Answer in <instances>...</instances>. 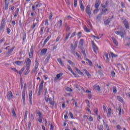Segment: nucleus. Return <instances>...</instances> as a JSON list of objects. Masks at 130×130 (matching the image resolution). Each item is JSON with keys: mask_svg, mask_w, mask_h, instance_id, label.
Segmentation results:
<instances>
[{"mask_svg": "<svg viewBox=\"0 0 130 130\" xmlns=\"http://www.w3.org/2000/svg\"><path fill=\"white\" fill-rule=\"evenodd\" d=\"M121 129V127H120V125H117V130H120Z\"/></svg>", "mask_w": 130, "mask_h": 130, "instance_id": "obj_62", "label": "nucleus"}, {"mask_svg": "<svg viewBox=\"0 0 130 130\" xmlns=\"http://www.w3.org/2000/svg\"><path fill=\"white\" fill-rule=\"evenodd\" d=\"M25 90L24 89L23 91L22 92V101L23 102V105H25L26 104V101L25 99Z\"/></svg>", "mask_w": 130, "mask_h": 130, "instance_id": "obj_10", "label": "nucleus"}, {"mask_svg": "<svg viewBox=\"0 0 130 130\" xmlns=\"http://www.w3.org/2000/svg\"><path fill=\"white\" fill-rule=\"evenodd\" d=\"M57 61L59 62V63L63 67V66H64V64H63V63L62 62V61H61V58H58L57 59Z\"/></svg>", "mask_w": 130, "mask_h": 130, "instance_id": "obj_29", "label": "nucleus"}, {"mask_svg": "<svg viewBox=\"0 0 130 130\" xmlns=\"http://www.w3.org/2000/svg\"><path fill=\"white\" fill-rule=\"evenodd\" d=\"M117 92V89L116 88V86H113V93L114 94L116 93Z\"/></svg>", "mask_w": 130, "mask_h": 130, "instance_id": "obj_41", "label": "nucleus"}, {"mask_svg": "<svg viewBox=\"0 0 130 130\" xmlns=\"http://www.w3.org/2000/svg\"><path fill=\"white\" fill-rule=\"evenodd\" d=\"M102 15H103V13H100L96 17L97 20H100L101 18H102Z\"/></svg>", "mask_w": 130, "mask_h": 130, "instance_id": "obj_28", "label": "nucleus"}, {"mask_svg": "<svg viewBox=\"0 0 130 130\" xmlns=\"http://www.w3.org/2000/svg\"><path fill=\"white\" fill-rule=\"evenodd\" d=\"M117 99L119 102H121L122 103L123 102V99L121 96H117Z\"/></svg>", "mask_w": 130, "mask_h": 130, "instance_id": "obj_30", "label": "nucleus"}, {"mask_svg": "<svg viewBox=\"0 0 130 130\" xmlns=\"http://www.w3.org/2000/svg\"><path fill=\"white\" fill-rule=\"evenodd\" d=\"M23 63L24 61H16L15 62V63H16V64H17V66H22Z\"/></svg>", "mask_w": 130, "mask_h": 130, "instance_id": "obj_25", "label": "nucleus"}, {"mask_svg": "<svg viewBox=\"0 0 130 130\" xmlns=\"http://www.w3.org/2000/svg\"><path fill=\"white\" fill-rule=\"evenodd\" d=\"M100 6V0H96L94 5L95 10L93 11V14L96 15L99 12V7Z\"/></svg>", "mask_w": 130, "mask_h": 130, "instance_id": "obj_1", "label": "nucleus"}, {"mask_svg": "<svg viewBox=\"0 0 130 130\" xmlns=\"http://www.w3.org/2000/svg\"><path fill=\"white\" fill-rule=\"evenodd\" d=\"M14 49H15V46H14L13 48L8 50V54H11V53L13 52V50H14Z\"/></svg>", "mask_w": 130, "mask_h": 130, "instance_id": "obj_38", "label": "nucleus"}, {"mask_svg": "<svg viewBox=\"0 0 130 130\" xmlns=\"http://www.w3.org/2000/svg\"><path fill=\"white\" fill-rule=\"evenodd\" d=\"M44 83V81H41V83H40L39 87V92L38 93V95H40L41 94V91H42V89H43V83Z\"/></svg>", "mask_w": 130, "mask_h": 130, "instance_id": "obj_5", "label": "nucleus"}, {"mask_svg": "<svg viewBox=\"0 0 130 130\" xmlns=\"http://www.w3.org/2000/svg\"><path fill=\"white\" fill-rule=\"evenodd\" d=\"M27 115H28V111H26L24 115V119L27 120Z\"/></svg>", "mask_w": 130, "mask_h": 130, "instance_id": "obj_54", "label": "nucleus"}, {"mask_svg": "<svg viewBox=\"0 0 130 130\" xmlns=\"http://www.w3.org/2000/svg\"><path fill=\"white\" fill-rule=\"evenodd\" d=\"M70 35H71V33H68L66 34V36L65 38L64 39V42H66L69 39V38L70 37Z\"/></svg>", "mask_w": 130, "mask_h": 130, "instance_id": "obj_27", "label": "nucleus"}, {"mask_svg": "<svg viewBox=\"0 0 130 130\" xmlns=\"http://www.w3.org/2000/svg\"><path fill=\"white\" fill-rule=\"evenodd\" d=\"M112 39L113 40L114 44L116 45V46H118V42H117V40L114 38H112Z\"/></svg>", "mask_w": 130, "mask_h": 130, "instance_id": "obj_23", "label": "nucleus"}, {"mask_svg": "<svg viewBox=\"0 0 130 130\" xmlns=\"http://www.w3.org/2000/svg\"><path fill=\"white\" fill-rule=\"evenodd\" d=\"M35 117V116L33 115V114H31L30 115H29L30 120H33Z\"/></svg>", "mask_w": 130, "mask_h": 130, "instance_id": "obj_46", "label": "nucleus"}, {"mask_svg": "<svg viewBox=\"0 0 130 130\" xmlns=\"http://www.w3.org/2000/svg\"><path fill=\"white\" fill-rule=\"evenodd\" d=\"M110 19L109 18L107 19H105L104 20V24L105 25H109V23H110Z\"/></svg>", "mask_w": 130, "mask_h": 130, "instance_id": "obj_24", "label": "nucleus"}, {"mask_svg": "<svg viewBox=\"0 0 130 130\" xmlns=\"http://www.w3.org/2000/svg\"><path fill=\"white\" fill-rule=\"evenodd\" d=\"M123 23L124 24L126 29H129V26L128 24V22H127V21H126V20H124L123 22Z\"/></svg>", "mask_w": 130, "mask_h": 130, "instance_id": "obj_18", "label": "nucleus"}, {"mask_svg": "<svg viewBox=\"0 0 130 130\" xmlns=\"http://www.w3.org/2000/svg\"><path fill=\"white\" fill-rule=\"evenodd\" d=\"M29 73H30V67H26V70L24 71L25 76H27Z\"/></svg>", "mask_w": 130, "mask_h": 130, "instance_id": "obj_20", "label": "nucleus"}, {"mask_svg": "<svg viewBox=\"0 0 130 130\" xmlns=\"http://www.w3.org/2000/svg\"><path fill=\"white\" fill-rule=\"evenodd\" d=\"M47 52V49L46 48H44L41 50V54L43 55L44 54H45Z\"/></svg>", "mask_w": 130, "mask_h": 130, "instance_id": "obj_22", "label": "nucleus"}, {"mask_svg": "<svg viewBox=\"0 0 130 130\" xmlns=\"http://www.w3.org/2000/svg\"><path fill=\"white\" fill-rule=\"evenodd\" d=\"M78 3L77 0H74V6L75 8H77V4Z\"/></svg>", "mask_w": 130, "mask_h": 130, "instance_id": "obj_51", "label": "nucleus"}, {"mask_svg": "<svg viewBox=\"0 0 130 130\" xmlns=\"http://www.w3.org/2000/svg\"><path fill=\"white\" fill-rule=\"evenodd\" d=\"M108 11V9H107V8H106L105 9H103L102 10V13H103V14H104L105 15H106V12Z\"/></svg>", "mask_w": 130, "mask_h": 130, "instance_id": "obj_49", "label": "nucleus"}, {"mask_svg": "<svg viewBox=\"0 0 130 130\" xmlns=\"http://www.w3.org/2000/svg\"><path fill=\"white\" fill-rule=\"evenodd\" d=\"M44 30V27H42L41 28V29L40 30V35H42V34H43Z\"/></svg>", "mask_w": 130, "mask_h": 130, "instance_id": "obj_44", "label": "nucleus"}, {"mask_svg": "<svg viewBox=\"0 0 130 130\" xmlns=\"http://www.w3.org/2000/svg\"><path fill=\"white\" fill-rule=\"evenodd\" d=\"M37 23H33L32 25L30 26L31 29H34V28H35V27H36V24Z\"/></svg>", "mask_w": 130, "mask_h": 130, "instance_id": "obj_55", "label": "nucleus"}, {"mask_svg": "<svg viewBox=\"0 0 130 130\" xmlns=\"http://www.w3.org/2000/svg\"><path fill=\"white\" fill-rule=\"evenodd\" d=\"M115 34L117 35H119L121 38H124V34L122 31H115Z\"/></svg>", "mask_w": 130, "mask_h": 130, "instance_id": "obj_7", "label": "nucleus"}, {"mask_svg": "<svg viewBox=\"0 0 130 130\" xmlns=\"http://www.w3.org/2000/svg\"><path fill=\"white\" fill-rule=\"evenodd\" d=\"M110 115H111V108H109L107 113L108 117H110Z\"/></svg>", "mask_w": 130, "mask_h": 130, "instance_id": "obj_35", "label": "nucleus"}, {"mask_svg": "<svg viewBox=\"0 0 130 130\" xmlns=\"http://www.w3.org/2000/svg\"><path fill=\"white\" fill-rule=\"evenodd\" d=\"M49 59H50V55H48L46 59L45 60L44 62H45L46 63H47V62H48V61H49Z\"/></svg>", "mask_w": 130, "mask_h": 130, "instance_id": "obj_39", "label": "nucleus"}, {"mask_svg": "<svg viewBox=\"0 0 130 130\" xmlns=\"http://www.w3.org/2000/svg\"><path fill=\"white\" fill-rule=\"evenodd\" d=\"M45 25H46V26H48V25H49V23H48V19H46L45 21Z\"/></svg>", "mask_w": 130, "mask_h": 130, "instance_id": "obj_52", "label": "nucleus"}, {"mask_svg": "<svg viewBox=\"0 0 130 130\" xmlns=\"http://www.w3.org/2000/svg\"><path fill=\"white\" fill-rule=\"evenodd\" d=\"M88 120L89 121H93V117H92V116H90L89 118H88Z\"/></svg>", "mask_w": 130, "mask_h": 130, "instance_id": "obj_63", "label": "nucleus"}, {"mask_svg": "<svg viewBox=\"0 0 130 130\" xmlns=\"http://www.w3.org/2000/svg\"><path fill=\"white\" fill-rule=\"evenodd\" d=\"M51 38V36H49L48 37H47L44 42L43 45H45L46 43L48 42L49 39H50Z\"/></svg>", "mask_w": 130, "mask_h": 130, "instance_id": "obj_21", "label": "nucleus"}, {"mask_svg": "<svg viewBox=\"0 0 130 130\" xmlns=\"http://www.w3.org/2000/svg\"><path fill=\"white\" fill-rule=\"evenodd\" d=\"M111 76L112 78L115 77V72H114V71H112L111 73Z\"/></svg>", "mask_w": 130, "mask_h": 130, "instance_id": "obj_47", "label": "nucleus"}, {"mask_svg": "<svg viewBox=\"0 0 130 130\" xmlns=\"http://www.w3.org/2000/svg\"><path fill=\"white\" fill-rule=\"evenodd\" d=\"M35 62L36 64L35 66V69H36V70H37V69H38V66H39V62H38V61H37V59H36Z\"/></svg>", "mask_w": 130, "mask_h": 130, "instance_id": "obj_33", "label": "nucleus"}, {"mask_svg": "<svg viewBox=\"0 0 130 130\" xmlns=\"http://www.w3.org/2000/svg\"><path fill=\"white\" fill-rule=\"evenodd\" d=\"M45 30L46 31L47 33H48V32H49L50 28H48V26H46Z\"/></svg>", "mask_w": 130, "mask_h": 130, "instance_id": "obj_59", "label": "nucleus"}, {"mask_svg": "<svg viewBox=\"0 0 130 130\" xmlns=\"http://www.w3.org/2000/svg\"><path fill=\"white\" fill-rule=\"evenodd\" d=\"M4 8L5 10L7 11V10H8V8H9V5L8 4H5Z\"/></svg>", "mask_w": 130, "mask_h": 130, "instance_id": "obj_58", "label": "nucleus"}, {"mask_svg": "<svg viewBox=\"0 0 130 130\" xmlns=\"http://www.w3.org/2000/svg\"><path fill=\"white\" fill-rule=\"evenodd\" d=\"M84 72H85L86 75L87 76V77H88V78H90V77H91V74H90L89 73V72H88V71H87V70L86 69H83Z\"/></svg>", "mask_w": 130, "mask_h": 130, "instance_id": "obj_32", "label": "nucleus"}, {"mask_svg": "<svg viewBox=\"0 0 130 130\" xmlns=\"http://www.w3.org/2000/svg\"><path fill=\"white\" fill-rule=\"evenodd\" d=\"M82 52L84 55V58H86V57H87V55H86V53L85 52V51H82Z\"/></svg>", "mask_w": 130, "mask_h": 130, "instance_id": "obj_60", "label": "nucleus"}, {"mask_svg": "<svg viewBox=\"0 0 130 130\" xmlns=\"http://www.w3.org/2000/svg\"><path fill=\"white\" fill-rule=\"evenodd\" d=\"M85 60L88 61V62L89 63V66H92L93 65V64L92 63V61H91V60H89V59L86 58Z\"/></svg>", "mask_w": 130, "mask_h": 130, "instance_id": "obj_45", "label": "nucleus"}, {"mask_svg": "<svg viewBox=\"0 0 130 130\" xmlns=\"http://www.w3.org/2000/svg\"><path fill=\"white\" fill-rule=\"evenodd\" d=\"M68 62H69V63H70V64H71L72 66L74 64V62H73V61H72V60H68Z\"/></svg>", "mask_w": 130, "mask_h": 130, "instance_id": "obj_61", "label": "nucleus"}, {"mask_svg": "<svg viewBox=\"0 0 130 130\" xmlns=\"http://www.w3.org/2000/svg\"><path fill=\"white\" fill-rule=\"evenodd\" d=\"M11 70H12V71H13L14 72H15V73H18V70H17V69H16L15 68H11Z\"/></svg>", "mask_w": 130, "mask_h": 130, "instance_id": "obj_53", "label": "nucleus"}, {"mask_svg": "<svg viewBox=\"0 0 130 130\" xmlns=\"http://www.w3.org/2000/svg\"><path fill=\"white\" fill-rule=\"evenodd\" d=\"M93 88L95 90H97L99 91H100V86L99 85H94Z\"/></svg>", "mask_w": 130, "mask_h": 130, "instance_id": "obj_37", "label": "nucleus"}, {"mask_svg": "<svg viewBox=\"0 0 130 130\" xmlns=\"http://www.w3.org/2000/svg\"><path fill=\"white\" fill-rule=\"evenodd\" d=\"M78 46V41H75L74 43V45L73 44H71V52L74 55H75V50L77 49Z\"/></svg>", "mask_w": 130, "mask_h": 130, "instance_id": "obj_2", "label": "nucleus"}, {"mask_svg": "<svg viewBox=\"0 0 130 130\" xmlns=\"http://www.w3.org/2000/svg\"><path fill=\"white\" fill-rule=\"evenodd\" d=\"M75 70L76 71V72H77V73H78V74H79V75H81V76H84V73H83V72H81V71H80V70H79V69L76 68Z\"/></svg>", "mask_w": 130, "mask_h": 130, "instance_id": "obj_26", "label": "nucleus"}, {"mask_svg": "<svg viewBox=\"0 0 130 130\" xmlns=\"http://www.w3.org/2000/svg\"><path fill=\"white\" fill-rule=\"evenodd\" d=\"M75 35H76V31H74L71 36L70 37V39H72L73 38V37H74V36H75Z\"/></svg>", "mask_w": 130, "mask_h": 130, "instance_id": "obj_57", "label": "nucleus"}, {"mask_svg": "<svg viewBox=\"0 0 130 130\" xmlns=\"http://www.w3.org/2000/svg\"><path fill=\"white\" fill-rule=\"evenodd\" d=\"M55 26L57 29H60L62 26V19L58 20L57 22V24H55Z\"/></svg>", "mask_w": 130, "mask_h": 130, "instance_id": "obj_4", "label": "nucleus"}, {"mask_svg": "<svg viewBox=\"0 0 130 130\" xmlns=\"http://www.w3.org/2000/svg\"><path fill=\"white\" fill-rule=\"evenodd\" d=\"M32 90H30L28 93L30 105H32Z\"/></svg>", "mask_w": 130, "mask_h": 130, "instance_id": "obj_11", "label": "nucleus"}, {"mask_svg": "<svg viewBox=\"0 0 130 130\" xmlns=\"http://www.w3.org/2000/svg\"><path fill=\"white\" fill-rule=\"evenodd\" d=\"M79 3L80 5V9H81V11H82V12H83V11L85 10V6H84V5H83V2L82 1V0H80Z\"/></svg>", "mask_w": 130, "mask_h": 130, "instance_id": "obj_17", "label": "nucleus"}, {"mask_svg": "<svg viewBox=\"0 0 130 130\" xmlns=\"http://www.w3.org/2000/svg\"><path fill=\"white\" fill-rule=\"evenodd\" d=\"M25 63L26 68H30V66H31V60L29 58H27L25 59Z\"/></svg>", "mask_w": 130, "mask_h": 130, "instance_id": "obj_8", "label": "nucleus"}, {"mask_svg": "<svg viewBox=\"0 0 130 130\" xmlns=\"http://www.w3.org/2000/svg\"><path fill=\"white\" fill-rule=\"evenodd\" d=\"M106 62H108L109 61V58L108 57V54L107 53H104V56H103Z\"/></svg>", "mask_w": 130, "mask_h": 130, "instance_id": "obj_15", "label": "nucleus"}, {"mask_svg": "<svg viewBox=\"0 0 130 130\" xmlns=\"http://www.w3.org/2000/svg\"><path fill=\"white\" fill-rule=\"evenodd\" d=\"M53 15H52V12H50V14H49V20L51 21V19H52Z\"/></svg>", "mask_w": 130, "mask_h": 130, "instance_id": "obj_50", "label": "nucleus"}, {"mask_svg": "<svg viewBox=\"0 0 130 130\" xmlns=\"http://www.w3.org/2000/svg\"><path fill=\"white\" fill-rule=\"evenodd\" d=\"M79 45L80 46H83L84 45V40L83 39H81L79 41Z\"/></svg>", "mask_w": 130, "mask_h": 130, "instance_id": "obj_40", "label": "nucleus"}, {"mask_svg": "<svg viewBox=\"0 0 130 130\" xmlns=\"http://www.w3.org/2000/svg\"><path fill=\"white\" fill-rule=\"evenodd\" d=\"M91 44L92 45V48L94 52L95 53V54H97V51H98V47L96 46V44L94 42V41H91Z\"/></svg>", "mask_w": 130, "mask_h": 130, "instance_id": "obj_3", "label": "nucleus"}, {"mask_svg": "<svg viewBox=\"0 0 130 130\" xmlns=\"http://www.w3.org/2000/svg\"><path fill=\"white\" fill-rule=\"evenodd\" d=\"M84 31H85V32H87V33H90V32H91V31L90 30V29H89L87 26H85L84 27Z\"/></svg>", "mask_w": 130, "mask_h": 130, "instance_id": "obj_43", "label": "nucleus"}, {"mask_svg": "<svg viewBox=\"0 0 130 130\" xmlns=\"http://www.w3.org/2000/svg\"><path fill=\"white\" fill-rule=\"evenodd\" d=\"M99 130H103V125H99L98 126Z\"/></svg>", "mask_w": 130, "mask_h": 130, "instance_id": "obj_48", "label": "nucleus"}, {"mask_svg": "<svg viewBox=\"0 0 130 130\" xmlns=\"http://www.w3.org/2000/svg\"><path fill=\"white\" fill-rule=\"evenodd\" d=\"M62 75H63V73H60L57 74L56 77L54 78V82H57V80H58V79H59L61 77V76H62Z\"/></svg>", "mask_w": 130, "mask_h": 130, "instance_id": "obj_13", "label": "nucleus"}, {"mask_svg": "<svg viewBox=\"0 0 130 130\" xmlns=\"http://www.w3.org/2000/svg\"><path fill=\"white\" fill-rule=\"evenodd\" d=\"M34 52V50L33 49V46L31 47L30 49V52L29 53V58H32L33 57V53Z\"/></svg>", "mask_w": 130, "mask_h": 130, "instance_id": "obj_14", "label": "nucleus"}, {"mask_svg": "<svg viewBox=\"0 0 130 130\" xmlns=\"http://www.w3.org/2000/svg\"><path fill=\"white\" fill-rule=\"evenodd\" d=\"M22 37L23 41H25V40H26V32L25 31L22 32Z\"/></svg>", "mask_w": 130, "mask_h": 130, "instance_id": "obj_34", "label": "nucleus"}, {"mask_svg": "<svg viewBox=\"0 0 130 130\" xmlns=\"http://www.w3.org/2000/svg\"><path fill=\"white\" fill-rule=\"evenodd\" d=\"M25 70V67H24L23 68H22L20 71H18L17 74H19V75H22V73H23V72H24Z\"/></svg>", "mask_w": 130, "mask_h": 130, "instance_id": "obj_36", "label": "nucleus"}, {"mask_svg": "<svg viewBox=\"0 0 130 130\" xmlns=\"http://www.w3.org/2000/svg\"><path fill=\"white\" fill-rule=\"evenodd\" d=\"M5 19H3L1 23L0 31H3L5 29Z\"/></svg>", "mask_w": 130, "mask_h": 130, "instance_id": "obj_9", "label": "nucleus"}, {"mask_svg": "<svg viewBox=\"0 0 130 130\" xmlns=\"http://www.w3.org/2000/svg\"><path fill=\"white\" fill-rule=\"evenodd\" d=\"M7 97L8 100H11V99H13V98H14V95H13V93H12V91H9L8 92V93L7 94Z\"/></svg>", "mask_w": 130, "mask_h": 130, "instance_id": "obj_6", "label": "nucleus"}, {"mask_svg": "<svg viewBox=\"0 0 130 130\" xmlns=\"http://www.w3.org/2000/svg\"><path fill=\"white\" fill-rule=\"evenodd\" d=\"M110 55H111L112 57H117V55L113 53L112 52L110 53Z\"/></svg>", "mask_w": 130, "mask_h": 130, "instance_id": "obj_42", "label": "nucleus"}, {"mask_svg": "<svg viewBox=\"0 0 130 130\" xmlns=\"http://www.w3.org/2000/svg\"><path fill=\"white\" fill-rule=\"evenodd\" d=\"M12 116H14V117H17V114H16V112H15V109H12Z\"/></svg>", "mask_w": 130, "mask_h": 130, "instance_id": "obj_31", "label": "nucleus"}, {"mask_svg": "<svg viewBox=\"0 0 130 130\" xmlns=\"http://www.w3.org/2000/svg\"><path fill=\"white\" fill-rule=\"evenodd\" d=\"M66 90L68 91V92H72V91H73V89H72L70 87H67L66 88Z\"/></svg>", "mask_w": 130, "mask_h": 130, "instance_id": "obj_56", "label": "nucleus"}, {"mask_svg": "<svg viewBox=\"0 0 130 130\" xmlns=\"http://www.w3.org/2000/svg\"><path fill=\"white\" fill-rule=\"evenodd\" d=\"M50 130H53L54 126H53L52 124H50Z\"/></svg>", "mask_w": 130, "mask_h": 130, "instance_id": "obj_64", "label": "nucleus"}, {"mask_svg": "<svg viewBox=\"0 0 130 130\" xmlns=\"http://www.w3.org/2000/svg\"><path fill=\"white\" fill-rule=\"evenodd\" d=\"M118 111H119V116H121V114H123V109H121L120 106L118 107Z\"/></svg>", "mask_w": 130, "mask_h": 130, "instance_id": "obj_19", "label": "nucleus"}, {"mask_svg": "<svg viewBox=\"0 0 130 130\" xmlns=\"http://www.w3.org/2000/svg\"><path fill=\"white\" fill-rule=\"evenodd\" d=\"M68 69L69 70V71H70V72H71V73L72 74V75H73V76H74V77H75V78H77V74H76V73H74V71H73V70H72L71 66L68 65Z\"/></svg>", "mask_w": 130, "mask_h": 130, "instance_id": "obj_16", "label": "nucleus"}, {"mask_svg": "<svg viewBox=\"0 0 130 130\" xmlns=\"http://www.w3.org/2000/svg\"><path fill=\"white\" fill-rule=\"evenodd\" d=\"M86 13L90 17L91 15V9L90 8V6H87L86 9Z\"/></svg>", "mask_w": 130, "mask_h": 130, "instance_id": "obj_12", "label": "nucleus"}]
</instances>
